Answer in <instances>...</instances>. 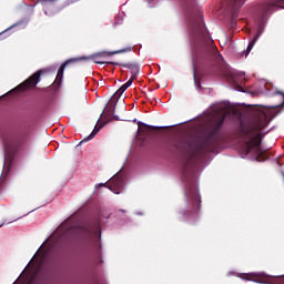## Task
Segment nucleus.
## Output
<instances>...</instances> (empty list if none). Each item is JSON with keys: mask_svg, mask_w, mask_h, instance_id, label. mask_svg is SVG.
<instances>
[{"mask_svg": "<svg viewBox=\"0 0 284 284\" xmlns=\"http://www.w3.org/2000/svg\"><path fill=\"white\" fill-rule=\"evenodd\" d=\"M257 124L255 130L252 126H246L243 129L242 134L245 136L246 142L244 146V154H255L258 156L261 154V130L270 123L272 120V110L263 106L256 109Z\"/></svg>", "mask_w": 284, "mask_h": 284, "instance_id": "nucleus-1", "label": "nucleus"}, {"mask_svg": "<svg viewBox=\"0 0 284 284\" xmlns=\"http://www.w3.org/2000/svg\"><path fill=\"white\" fill-rule=\"evenodd\" d=\"M50 250H52V245L42 244L34 256L32 257L31 262L28 264L26 270L21 273L19 278L13 284H32L37 278V274L41 271V266L48 258V254H50Z\"/></svg>", "mask_w": 284, "mask_h": 284, "instance_id": "nucleus-2", "label": "nucleus"}, {"mask_svg": "<svg viewBox=\"0 0 284 284\" xmlns=\"http://www.w3.org/2000/svg\"><path fill=\"white\" fill-rule=\"evenodd\" d=\"M121 52H130V48L128 49H122L119 51H113V52H100V53H95L94 55H89V57H80V58H74L71 60H68L67 62H64L60 70L58 71V78L60 77V79L63 78V70H65V65H68V63H74V61H90L92 59V61L94 63H98L100 65H103V63H105V60H103V57H105V54H121Z\"/></svg>", "mask_w": 284, "mask_h": 284, "instance_id": "nucleus-3", "label": "nucleus"}, {"mask_svg": "<svg viewBox=\"0 0 284 284\" xmlns=\"http://www.w3.org/2000/svg\"><path fill=\"white\" fill-rule=\"evenodd\" d=\"M134 79H136V75H132L129 81L124 83L120 89H118L116 92L113 94L106 109V112H109V114H114V111L116 110V102L119 101V99H121V97H123V92H125V90H128V88H130V85L134 83Z\"/></svg>", "mask_w": 284, "mask_h": 284, "instance_id": "nucleus-4", "label": "nucleus"}, {"mask_svg": "<svg viewBox=\"0 0 284 284\" xmlns=\"http://www.w3.org/2000/svg\"><path fill=\"white\" fill-rule=\"evenodd\" d=\"M41 79V71L36 72L32 77H30L26 82L18 85L13 90L9 91L8 94H14V92H26L28 88H34L39 83Z\"/></svg>", "mask_w": 284, "mask_h": 284, "instance_id": "nucleus-5", "label": "nucleus"}, {"mask_svg": "<svg viewBox=\"0 0 284 284\" xmlns=\"http://www.w3.org/2000/svg\"><path fill=\"white\" fill-rule=\"evenodd\" d=\"M251 276H255V283H265V284H283V277H273L266 275L265 273H252Z\"/></svg>", "mask_w": 284, "mask_h": 284, "instance_id": "nucleus-6", "label": "nucleus"}, {"mask_svg": "<svg viewBox=\"0 0 284 284\" xmlns=\"http://www.w3.org/2000/svg\"><path fill=\"white\" fill-rule=\"evenodd\" d=\"M110 190L113 194H121V190H123V180L121 175H115L111 179Z\"/></svg>", "mask_w": 284, "mask_h": 284, "instance_id": "nucleus-7", "label": "nucleus"}, {"mask_svg": "<svg viewBox=\"0 0 284 284\" xmlns=\"http://www.w3.org/2000/svg\"><path fill=\"white\" fill-rule=\"evenodd\" d=\"M217 109L220 110L221 121H224L225 116L230 114V108L227 104H220Z\"/></svg>", "mask_w": 284, "mask_h": 284, "instance_id": "nucleus-8", "label": "nucleus"}, {"mask_svg": "<svg viewBox=\"0 0 284 284\" xmlns=\"http://www.w3.org/2000/svg\"><path fill=\"white\" fill-rule=\"evenodd\" d=\"M101 128H103V125L97 126L93 129V131L91 132V134L87 138L83 139L82 143H88V141H92V139L94 138L95 134H99Z\"/></svg>", "mask_w": 284, "mask_h": 284, "instance_id": "nucleus-9", "label": "nucleus"}, {"mask_svg": "<svg viewBox=\"0 0 284 284\" xmlns=\"http://www.w3.org/2000/svg\"><path fill=\"white\" fill-rule=\"evenodd\" d=\"M260 37H261V32H257V34L255 36L253 41H251L248 43L247 49H246V57L250 54V52H252V49L254 48V44L256 43V41H258Z\"/></svg>", "mask_w": 284, "mask_h": 284, "instance_id": "nucleus-10", "label": "nucleus"}, {"mask_svg": "<svg viewBox=\"0 0 284 284\" xmlns=\"http://www.w3.org/2000/svg\"><path fill=\"white\" fill-rule=\"evenodd\" d=\"M54 8V6L52 4H45L44 6V14L49 16L50 13H48V10H52Z\"/></svg>", "mask_w": 284, "mask_h": 284, "instance_id": "nucleus-11", "label": "nucleus"}, {"mask_svg": "<svg viewBox=\"0 0 284 284\" xmlns=\"http://www.w3.org/2000/svg\"><path fill=\"white\" fill-rule=\"evenodd\" d=\"M235 3H237V6H243V3H245V0H235Z\"/></svg>", "mask_w": 284, "mask_h": 284, "instance_id": "nucleus-12", "label": "nucleus"}, {"mask_svg": "<svg viewBox=\"0 0 284 284\" xmlns=\"http://www.w3.org/2000/svg\"><path fill=\"white\" fill-rule=\"evenodd\" d=\"M95 187H105V183L97 184Z\"/></svg>", "mask_w": 284, "mask_h": 284, "instance_id": "nucleus-13", "label": "nucleus"}, {"mask_svg": "<svg viewBox=\"0 0 284 284\" xmlns=\"http://www.w3.org/2000/svg\"><path fill=\"white\" fill-rule=\"evenodd\" d=\"M17 24H12L10 28H8L7 30H4L3 32H8V30H12V28H14Z\"/></svg>", "mask_w": 284, "mask_h": 284, "instance_id": "nucleus-14", "label": "nucleus"}, {"mask_svg": "<svg viewBox=\"0 0 284 284\" xmlns=\"http://www.w3.org/2000/svg\"><path fill=\"white\" fill-rule=\"evenodd\" d=\"M197 199H199V202H201V195L200 194H197Z\"/></svg>", "mask_w": 284, "mask_h": 284, "instance_id": "nucleus-15", "label": "nucleus"}, {"mask_svg": "<svg viewBox=\"0 0 284 284\" xmlns=\"http://www.w3.org/2000/svg\"><path fill=\"white\" fill-rule=\"evenodd\" d=\"M114 119H115V121H119V118L116 115H114Z\"/></svg>", "mask_w": 284, "mask_h": 284, "instance_id": "nucleus-16", "label": "nucleus"}, {"mask_svg": "<svg viewBox=\"0 0 284 284\" xmlns=\"http://www.w3.org/2000/svg\"><path fill=\"white\" fill-rule=\"evenodd\" d=\"M133 122L136 123V119H134Z\"/></svg>", "mask_w": 284, "mask_h": 284, "instance_id": "nucleus-17", "label": "nucleus"}, {"mask_svg": "<svg viewBox=\"0 0 284 284\" xmlns=\"http://www.w3.org/2000/svg\"><path fill=\"white\" fill-rule=\"evenodd\" d=\"M139 125H141V122H138Z\"/></svg>", "mask_w": 284, "mask_h": 284, "instance_id": "nucleus-18", "label": "nucleus"}, {"mask_svg": "<svg viewBox=\"0 0 284 284\" xmlns=\"http://www.w3.org/2000/svg\"><path fill=\"white\" fill-rule=\"evenodd\" d=\"M3 226V224H0V227H2Z\"/></svg>", "mask_w": 284, "mask_h": 284, "instance_id": "nucleus-19", "label": "nucleus"}]
</instances>
